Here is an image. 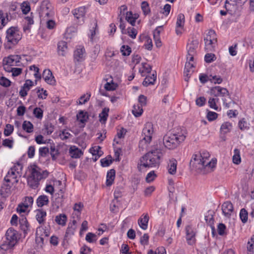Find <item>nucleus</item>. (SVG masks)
I'll use <instances>...</instances> for the list:
<instances>
[{"instance_id": "obj_1", "label": "nucleus", "mask_w": 254, "mask_h": 254, "mask_svg": "<svg viewBox=\"0 0 254 254\" xmlns=\"http://www.w3.org/2000/svg\"><path fill=\"white\" fill-rule=\"evenodd\" d=\"M162 155L161 149L159 148L152 149L140 158V163H138L137 165L138 171H141L142 167L149 168L158 166Z\"/></svg>"}, {"instance_id": "obj_2", "label": "nucleus", "mask_w": 254, "mask_h": 254, "mask_svg": "<svg viewBox=\"0 0 254 254\" xmlns=\"http://www.w3.org/2000/svg\"><path fill=\"white\" fill-rule=\"evenodd\" d=\"M186 134L185 129H181L180 131L174 130L173 132L168 133L163 137V144L169 149H175L185 140Z\"/></svg>"}, {"instance_id": "obj_3", "label": "nucleus", "mask_w": 254, "mask_h": 254, "mask_svg": "<svg viewBox=\"0 0 254 254\" xmlns=\"http://www.w3.org/2000/svg\"><path fill=\"white\" fill-rule=\"evenodd\" d=\"M7 43L5 47L7 49H11L13 46L16 45L22 38V34L17 27H11L6 31Z\"/></svg>"}, {"instance_id": "obj_4", "label": "nucleus", "mask_w": 254, "mask_h": 254, "mask_svg": "<svg viewBox=\"0 0 254 254\" xmlns=\"http://www.w3.org/2000/svg\"><path fill=\"white\" fill-rule=\"evenodd\" d=\"M210 94L215 97H221L224 105L227 108L230 107V104L231 103L232 100L229 92L226 88L219 86H215L210 89Z\"/></svg>"}, {"instance_id": "obj_5", "label": "nucleus", "mask_w": 254, "mask_h": 254, "mask_svg": "<svg viewBox=\"0 0 254 254\" xmlns=\"http://www.w3.org/2000/svg\"><path fill=\"white\" fill-rule=\"evenodd\" d=\"M211 162H206L202 158L201 155L194 154L190 161V165L196 170H202L205 167L210 165Z\"/></svg>"}, {"instance_id": "obj_6", "label": "nucleus", "mask_w": 254, "mask_h": 254, "mask_svg": "<svg viewBox=\"0 0 254 254\" xmlns=\"http://www.w3.org/2000/svg\"><path fill=\"white\" fill-rule=\"evenodd\" d=\"M153 132L152 125L151 123H147L142 130V139L139 143V147L144 142L145 143H149L152 140V135Z\"/></svg>"}, {"instance_id": "obj_7", "label": "nucleus", "mask_w": 254, "mask_h": 254, "mask_svg": "<svg viewBox=\"0 0 254 254\" xmlns=\"http://www.w3.org/2000/svg\"><path fill=\"white\" fill-rule=\"evenodd\" d=\"M39 14L40 16L50 18L52 16V7L49 0H44L41 4Z\"/></svg>"}, {"instance_id": "obj_8", "label": "nucleus", "mask_w": 254, "mask_h": 254, "mask_svg": "<svg viewBox=\"0 0 254 254\" xmlns=\"http://www.w3.org/2000/svg\"><path fill=\"white\" fill-rule=\"evenodd\" d=\"M195 55H196L188 54H187V62L185 64V70H184V76H185V80L186 81H188L189 78L190 77V72H193V71L191 70V69L192 68L194 67V66L190 62L193 61L194 57Z\"/></svg>"}, {"instance_id": "obj_9", "label": "nucleus", "mask_w": 254, "mask_h": 254, "mask_svg": "<svg viewBox=\"0 0 254 254\" xmlns=\"http://www.w3.org/2000/svg\"><path fill=\"white\" fill-rule=\"evenodd\" d=\"M5 237L8 245L13 247L17 242V232L12 228H9L6 232Z\"/></svg>"}, {"instance_id": "obj_10", "label": "nucleus", "mask_w": 254, "mask_h": 254, "mask_svg": "<svg viewBox=\"0 0 254 254\" xmlns=\"http://www.w3.org/2000/svg\"><path fill=\"white\" fill-rule=\"evenodd\" d=\"M86 12L85 6H81L75 8L72 11V13L74 17L76 18L80 24L84 22V18Z\"/></svg>"}, {"instance_id": "obj_11", "label": "nucleus", "mask_w": 254, "mask_h": 254, "mask_svg": "<svg viewBox=\"0 0 254 254\" xmlns=\"http://www.w3.org/2000/svg\"><path fill=\"white\" fill-rule=\"evenodd\" d=\"M186 239L189 245H193L196 242L195 232L190 226L186 227Z\"/></svg>"}, {"instance_id": "obj_12", "label": "nucleus", "mask_w": 254, "mask_h": 254, "mask_svg": "<svg viewBox=\"0 0 254 254\" xmlns=\"http://www.w3.org/2000/svg\"><path fill=\"white\" fill-rule=\"evenodd\" d=\"M42 77L46 83L50 85H55L56 80L50 69H45L42 74Z\"/></svg>"}, {"instance_id": "obj_13", "label": "nucleus", "mask_w": 254, "mask_h": 254, "mask_svg": "<svg viewBox=\"0 0 254 254\" xmlns=\"http://www.w3.org/2000/svg\"><path fill=\"white\" fill-rule=\"evenodd\" d=\"M30 177L33 178V179L40 181L42 179L41 177V169L37 165H33L30 169Z\"/></svg>"}, {"instance_id": "obj_14", "label": "nucleus", "mask_w": 254, "mask_h": 254, "mask_svg": "<svg viewBox=\"0 0 254 254\" xmlns=\"http://www.w3.org/2000/svg\"><path fill=\"white\" fill-rule=\"evenodd\" d=\"M19 227L23 232L25 236L30 231V225L26 218L24 216H22L19 219Z\"/></svg>"}, {"instance_id": "obj_15", "label": "nucleus", "mask_w": 254, "mask_h": 254, "mask_svg": "<svg viewBox=\"0 0 254 254\" xmlns=\"http://www.w3.org/2000/svg\"><path fill=\"white\" fill-rule=\"evenodd\" d=\"M222 210L224 215L227 217H230L233 211V205L230 201L224 202L222 205Z\"/></svg>"}, {"instance_id": "obj_16", "label": "nucleus", "mask_w": 254, "mask_h": 254, "mask_svg": "<svg viewBox=\"0 0 254 254\" xmlns=\"http://www.w3.org/2000/svg\"><path fill=\"white\" fill-rule=\"evenodd\" d=\"M199 42L197 39H192L190 43L187 45V50L188 54L196 55V49L198 47Z\"/></svg>"}, {"instance_id": "obj_17", "label": "nucleus", "mask_w": 254, "mask_h": 254, "mask_svg": "<svg viewBox=\"0 0 254 254\" xmlns=\"http://www.w3.org/2000/svg\"><path fill=\"white\" fill-rule=\"evenodd\" d=\"M36 219L40 224H44L47 213L43 209H38L36 210Z\"/></svg>"}, {"instance_id": "obj_18", "label": "nucleus", "mask_w": 254, "mask_h": 254, "mask_svg": "<svg viewBox=\"0 0 254 254\" xmlns=\"http://www.w3.org/2000/svg\"><path fill=\"white\" fill-rule=\"evenodd\" d=\"M156 77L157 75L156 71L151 75L146 76L142 82V85L146 87L150 85H153L156 80Z\"/></svg>"}, {"instance_id": "obj_19", "label": "nucleus", "mask_w": 254, "mask_h": 254, "mask_svg": "<svg viewBox=\"0 0 254 254\" xmlns=\"http://www.w3.org/2000/svg\"><path fill=\"white\" fill-rule=\"evenodd\" d=\"M116 171L112 169L108 171L106 176V186H111L114 183L115 178Z\"/></svg>"}, {"instance_id": "obj_20", "label": "nucleus", "mask_w": 254, "mask_h": 254, "mask_svg": "<svg viewBox=\"0 0 254 254\" xmlns=\"http://www.w3.org/2000/svg\"><path fill=\"white\" fill-rule=\"evenodd\" d=\"M69 153L71 157L74 158H79L83 154L81 150L75 146L70 147Z\"/></svg>"}, {"instance_id": "obj_21", "label": "nucleus", "mask_w": 254, "mask_h": 254, "mask_svg": "<svg viewBox=\"0 0 254 254\" xmlns=\"http://www.w3.org/2000/svg\"><path fill=\"white\" fill-rule=\"evenodd\" d=\"M142 216L143 218L140 217L138 219V223L141 229L146 230L147 228L149 217L147 214H143Z\"/></svg>"}, {"instance_id": "obj_22", "label": "nucleus", "mask_w": 254, "mask_h": 254, "mask_svg": "<svg viewBox=\"0 0 254 254\" xmlns=\"http://www.w3.org/2000/svg\"><path fill=\"white\" fill-rule=\"evenodd\" d=\"M10 20L8 13H4L2 10H0V25L2 28Z\"/></svg>"}, {"instance_id": "obj_23", "label": "nucleus", "mask_w": 254, "mask_h": 254, "mask_svg": "<svg viewBox=\"0 0 254 254\" xmlns=\"http://www.w3.org/2000/svg\"><path fill=\"white\" fill-rule=\"evenodd\" d=\"M67 49V43L64 41L59 42L58 44V52L59 55L65 56Z\"/></svg>"}, {"instance_id": "obj_24", "label": "nucleus", "mask_w": 254, "mask_h": 254, "mask_svg": "<svg viewBox=\"0 0 254 254\" xmlns=\"http://www.w3.org/2000/svg\"><path fill=\"white\" fill-rule=\"evenodd\" d=\"M49 198L46 195H40L36 200V203L39 207H42L44 205H47L49 204Z\"/></svg>"}, {"instance_id": "obj_25", "label": "nucleus", "mask_w": 254, "mask_h": 254, "mask_svg": "<svg viewBox=\"0 0 254 254\" xmlns=\"http://www.w3.org/2000/svg\"><path fill=\"white\" fill-rule=\"evenodd\" d=\"M11 186L3 183L0 189V194L3 197L7 196L10 193Z\"/></svg>"}, {"instance_id": "obj_26", "label": "nucleus", "mask_w": 254, "mask_h": 254, "mask_svg": "<svg viewBox=\"0 0 254 254\" xmlns=\"http://www.w3.org/2000/svg\"><path fill=\"white\" fill-rule=\"evenodd\" d=\"M77 120L81 123L85 124L88 119V115L87 112L80 111L76 115Z\"/></svg>"}, {"instance_id": "obj_27", "label": "nucleus", "mask_w": 254, "mask_h": 254, "mask_svg": "<svg viewBox=\"0 0 254 254\" xmlns=\"http://www.w3.org/2000/svg\"><path fill=\"white\" fill-rule=\"evenodd\" d=\"M217 39H212V40L205 42V49L207 52H212L214 50L216 45Z\"/></svg>"}, {"instance_id": "obj_28", "label": "nucleus", "mask_w": 254, "mask_h": 254, "mask_svg": "<svg viewBox=\"0 0 254 254\" xmlns=\"http://www.w3.org/2000/svg\"><path fill=\"white\" fill-rule=\"evenodd\" d=\"M109 112V108H104L101 113L99 114V121L102 124H105L107 120L108 117V113Z\"/></svg>"}, {"instance_id": "obj_29", "label": "nucleus", "mask_w": 254, "mask_h": 254, "mask_svg": "<svg viewBox=\"0 0 254 254\" xmlns=\"http://www.w3.org/2000/svg\"><path fill=\"white\" fill-rule=\"evenodd\" d=\"M177 162L175 159L170 161L168 164V172L170 174L174 175L176 173Z\"/></svg>"}, {"instance_id": "obj_30", "label": "nucleus", "mask_w": 254, "mask_h": 254, "mask_svg": "<svg viewBox=\"0 0 254 254\" xmlns=\"http://www.w3.org/2000/svg\"><path fill=\"white\" fill-rule=\"evenodd\" d=\"M21 58L18 55H10L7 59L6 64L10 65H13L14 63L15 64L20 62Z\"/></svg>"}, {"instance_id": "obj_31", "label": "nucleus", "mask_w": 254, "mask_h": 254, "mask_svg": "<svg viewBox=\"0 0 254 254\" xmlns=\"http://www.w3.org/2000/svg\"><path fill=\"white\" fill-rule=\"evenodd\" d=\"M67 220V217L64 214H60L56 216L55 221L59 225L64 226Z\"/></svg>"}, {"instance_id": "obj_32", "label": "nucleus", "mask_w": 254, "mask_h": 254, "mask_svg": "<svg viewBox=\"0 0 254 254\" xmlns=\"http://www.w3.org/2000/svg\"><path fill=\"white\" fill-rule=\"evenodd\" d=\"M85 52V49L83 47L77 48L74 52V58L77 62L83 58V54Z\"/></svg>"}, {"instance_id": "obj_33", "label": "nucleus", "mask_w": 254, "mask_h": 254, "mask_svg": "<svg viewBox=\"0 0 254 254\" xmlns=\"http://www.w3.org/2000/svg\"><path fill=\"white\" fill-rule=\"evenodd\" d=\"M132 113L136 117L140 116L143 113L142 106H140L139 104L134 105Z\"/></svg>"}, {"instance_id": "obj_34", "label": "nucleus", "mask_w": 254, "mask_h": 254, "mask_svg": "<svg viewBox=\"0 0 254 254\" xmlns=\"http://www.w3.org/2000/svg\"><path fill=\"white\" fill-rule=\"evenodd\" d=\"M22 128L28 133H31L33 131V125L29 121H25L22 124Z\"/></svg>"}, {"instance_id": "obj_35", "label": "nucleus", "mask_w": 254, "mask_h": 254, "mask_svg": "<svg viewBox=\"0 0 254 254\" xmlns=\"http://www.w3.org/2000/svg\"><path fill=\"white\" fill-rule=\"evenodd\" d=\"M234 154L233 156V162L235 164H239L241 162L240 157V152L238 149H235L234 151Z\"/></svg>"}, {"instance_id": "obj_36", "label": "nucleus", "mask_w": 254, "mask_h": 254, "mask_svg": "<svg viewBox=\"0 0 254 254\" xmlns=\"http://www.w3.org/2000/svg\"><path fill=\"white\" fill-rule=\"evenodd\" d=\"M232 124L229 122H225L221 126L220 129L224 133H227L230 131L232 128Z\"/></svg>"}, {"instance_id": "obj_37", "label": "nucleus", "mask_w": 254, "mask_h": 254, "mask_svg": "<svg viewBox=\"0 0 254 254\" xmlns=\"http://www.w3.org/2000/svg\"><path fill=\"white\" fill-rule=\"evenodd\" d=\"M141 7L144 15H147L150 13V8L147 1H142L141 4Z\"/></svg>"}, {"instance_id": "obj_38", "label": "nucleus", "mask_w": 254, "mask_h": 254, "mask_svg": "<svg viewBox=\"0 0 254 254\" xmlns=\"http://www.w3.org/2000/svg\"><path fill=\"white\" fill-rule=\"evenodd\" d=\"M20 6L22 13L24 14H27L31 9L30 3L28 1H23Z\"/></svg>"}, {"instance_id": "obj_39", "label": "nucleus", "mask_w": 254, "mask_h": 254, "mask_svg": "<svg viewBox=\"0 0 254 254\" xmlns=\"http://www.w3.org/2000/svg\"><path fill=\"white\" fill-rule=\"evenodd\" d=\"M112 157L111 155H108L107 157L101 159V165L102 167H105L110 166L112 163Z\"/></svg>"}, {"instance_id": "obj_40", "label": "nucleus", "mask_w": 254, "mask_h": 254, "mask_svg": "<svg viewBox=\"0 0 254 254\" xmlns=\"http://www.w3.org/2000/svg\"><path fill=\"white\" fill-rule=\"evenodd\" d=\"M185 23V15L183 13H180L177 17L176 27H183Z\"/></svg>"}, {"instance_id": "obj_41", "label": "nucleus", "mask_w": 254, "mask_h": 254, "mask_svg": "<svg viewBox=\"0 0 254 254\" xmlns=\"http://www.w3.org/2000/svg\"><path fill=\"white\" fill-rule=\"evenodd\" d=\"M248 212L245 208L240 210V217L243 223H246L248 221Z\"/></svg>"}, {"instance_id": "obj_42", "label": "nucleus", "mask_w": 254, "mask_h": 254, "mask_svg": "<svg viewBox=\"0 0 254 254\" xmlns=\"http://www.w3.org/2000/svg\"><path fill=\"white\" fill-rule=\"evenodd\" d=\"M238 126L241 130H245L249 128V124L245 118H243L239 122Z\"/></svg>"}, {"instance_id": "obj_43", "label": "nucleus", "mask_w": 254, "mask_h": 254, "mask_svg": "<svg viewBox=\"0 0 254 254\" xmlns=\"http://www.w3.org/2000/svg\"><path fill=\"white\" fill-rule=\"evenodd\" d=\"M121 52L124 56H127L131 52V48L128 45H123L121 48Z\"/></svg>"}, {"instance_id": "obj_44", "label": "nucleus", "mask_w": 254, "mask_h": 254, "mask_svg": "<svg viewBox=\"0 0 254 254\" xmlns=\"http://www.w3.org/2000/svg\"><path fill=\"white\" fill-rule=\"evenodd\" d=\"M126 19L132 26H134L136 18L133 17L131 11L127 12Z\"/></svg>"}, {"instance_id": "obj_45", "label": "nucleus", "mask_w": 254, "mask_h": 254, "mask_svg": "<svg viewBox=\"0 0 254 254\" xmlns=\"http://www.w3.org/2000/svg\"><path fill=\"white\" fill-rule=\"evenodd\" d=\"M218 101V98H210L208 102L209 107L212 109L217 110L218 107L216 105V102H217Z\"/></svg>"}, {"instance_id": "obj_46", "label": "nucleus", "mask_w": 254, "mask_h": 254, "mask_svg": "<svg viewBox=\"0 0 254 254\" xmlns=\"http://www.w3.org/2000/svg\"><path fill=\"white\" fill-rule=\"evenodd\" d=\"M85 240L89 243H94L97 240V236L92 233H88L85 237Z\"/></svg>"}, {"instance_id": "obj_47", "label": "nucleus", "mask_w": 254, "mask_h": 254, "mask_svg": "<svg viewBox=\"0 0 254 254\" xmlns=\"http://www.w3.org/2000/svg\"><path fill=\"white\" fill-rule=\"evenodd\" d=\"M39 181L38 180H36L35 179H33V178L29 176L27 179V182L28 185L32 188H36L38 187L39 185Z\"/></svg>"}, {"instance_id": "obj_48", "label": "nucleus", "mask_w": 254, "mask_h": 254, "mask_svg": "<svg viewBox=\"0 0 254 254\" xmlns=\"http://www.w3.org/2000/svg\"><path fill=\"white\" fill-rule=\"evenodd\" d=\"M50 150V154L51 155L52 160H56L58 156L60 154L58 149H56L55 148V146L53 145L51 146Z\"/></svg>"}, {"instance_id": "obj_49", "label": "nucleus", "mask_w": 254, "mask_h": 254, "mask_svg": "<svg viewBox=\"0 0 254 254\" xmlns=\"http://www.w3.org/2000/svg\"><path fill=\"white\" fill-rule=\"evenodd\" d=\"M216 59V57L214 54L207 53L205 55L204 61L207 63H211Z\"/></svg>"}, {"instance_id": "obj_50", "label": "nucleus", "mask_w": 254, "mask_h": 254, "mask_svg": "<svg viewBox=\"0 0 254 254\" xmlns=\"http://www.w3.org/2000/svg\"><path fill=\"white\" fill-rule=\"evenodd\" d=\"M142 67L143 68V70H141V69H139V72L142 74L144 72L146 73H150L151 71L152 70V67L150 65L145 63H142ZM142 76H144V75L142 74Z\"/></svg>"}, {"instance_id": "obj_51", "label": "nucleus", "mask_w": 254, "mask_h": 254, "mask_svg": "<svg viewBox=\"0 0 254 254\" xmlns=\"http://www.w3.org/2000/svg\"><path fill=\"white\" fill-rule=\"evenodd\" d=\"M14 127L10 124H6L5 128L4 129V134L6 136H9L13 132Z\"/></svg>"}, {"instance_id": "obj_52", "label": "nucleus", "mask_w": 254, "mask_h": 254, "mask_svg": "<svg viewBox=\"0 0 254 254\" xmlns=\"http://www.w3.org/2000/svg\"><path fill=\"white\" fill-rule=\"evenodd\" d=\"M209 81L213 82L214 84H220L223 80L220 76L210 75L209 76Z\"/></svg>"}, {"instance_id": "obj_53", "label": "nucleus", "mask_w": 254, "mask_h": 254, "mask_svg": "<svg viewBox=\"0 0 254 254\" xmlns=\"http://www.w3.org/2000/svg\"><path fill=\"white\" fill-rule=\"evenodd\" d=\"M33 203V198L32 196H26L23 202L21 203L24 204L25 207H31Z\"/></svg>"}, {"instance_id": "obj_54", "label": "nucleus", "mask_w": 254, "mask_h": 254, "mask_svg": "<svg viewBox=\"0 0 254 254\" xmlns=\"http://www.w3.org/2000/svg\"><path fill=\"white\" fill-rule=\"evenodd\" d=\"M248 251L250 253L249 254H252L254 250V235L252 236L251 241L248 243Z\"/></svg>"}, {"instance_id": "obj_55", "label": "nucleus", "mask_w": 254, "mask_h": 254, "mask_svg": "<svg viewBox=\"0 0 254 254\" xmlns=\"http://www.w3.org/2000/svg\"><path fill=\"white\" fill-rule=\"evenodd\" d=\"M212 39H217L216 38L215 32L213 30H210L204 38V41H209V40H212Z\"/></svg>"}, {"instance_id": "obj_56", "label": "nucleus", "mask_w": 254, "mask_h": 254, "mask_svg": "<svg viewBox=\"0 0 254 254\" xmlns=\"http://www.w3.org/2000/svg\"><path fill=\"white\" fill-rule=\"evenodd\" d=\"M37 93H39L38 94V97L40 99H46L47 96H48V93L46 90H44L43 88H38L37 89Z\"/></svg>"}, {"instance_id": "obj_57", "label": "nucleus", "mask_w": 254, "mask_h": 254, "mask_svg": "<svg viewBox=\"0 0 254 254\" xmlns=\"http://www.w3.org/2000/svg\"><path fill=\"white\" fill-rule=\"evenodd\" d=\"M33 114L38 119H42L43 116V111L40 108L36 107L33 110Z\"/></svg>"}, {"instance_id": "obj_58", "label": "nucleus", "mask_w": 254, "mask_h": 254, "mask_svg": "<svg viewBox=\"0 0 254 254\" xmlns=\"http://www.w3.org/2000/svg\"><path fill=\"white\" fill-rule=\"evenodd\" d=\"M11 81L4 76L0 77V85L1 86L7 87L10 85Z\"/></svg>"}, {"instance_id": "obj_59", "label": "nucleus", "mask_w": 254, "mask_h": 254, "mask_svg": "<svg viewBox=\"0 0 254 254\" xmlns=\"http://www.w3.org/2000/svg\"><path fill=\"white\" fill-rule=\"evenodd\" d=\"M75 229L76 226H72V225H70V224H69L65 232V237H67L73 235L74 234Z\"/></svg>"}, {"instance_id": "obj_60", "label": "nucleus", "mask_w": 254, "mask_h": 254, "mask_svg": "<svg viewBox=\"0 0 254 254\" xmlns=\"http://www.w3.org/2000/svg\"><path fill=\"white\" fill-rule=\"evenodd\" d=\"M29 69L31 70H35L34 77L38 79H40L42 77L41 74L39 73V68L36 66L35 65H31L29 67Z\"/></svg>"}, {"instance_id": "obj_61", "label": "nucleus", "mask_w": 254, "mask_h": 254, "mask_svg": "<svg viewBox=\"0 0 254 254\" xmlns=\"http://www.w3.org/2000/svg\"><path fill=\"white\" fill-rule=\"evenodd\" d=\"M91 96V94L89 93H87V96L86 97V95L84 94L82 95L79 99V102L78 104L79 105H82L86 103L89 100Z\"/></svg>"}, {"instance_id": "obj_62", "label": "nucleus", "mask_w": 254, "mask_h": 254, "mask_svg": "<svg viewBox=\"0 0 254 254\" xmlns=\"http://www.w3.org/2000/svg\"><path fill=\"white\" fill-rule=\"evenodd\" d=\"M156 177V175L155 174L154 171H152L147 174L145 180L147 183H150L153 181Z\"/></svg>"}, {"instance_id": "obj_63", "label": "nucleus", "mask_w": 254, "mask_h": 254, "mask_svg": "<svg viewBox=\"0 0 254 254\" xmlns=\"http://www.w3.org/2000/svg\"><path fill=\"white\" fill-rule=\"evenodd\" d=\"M39 156L41 157H46L49 152V148L47 147H40L39 150Z\"/></svg>"}, {"instance_id": "obj_64", "label": "nucleus", "mask_w": 254, "mask_h": 254, "mask_svg": "<svg viewBox=\"0 0 254 254\" xmlns=\"http://www.w3.org/2000/svg\"><path fill=\"white\" fill-rule=\"evenodd\" d=\"M127 33L128 35L132 39H134L136 38L137 31L134 28L128 27L127 28Z\"/></svg>"}]
</instances>
